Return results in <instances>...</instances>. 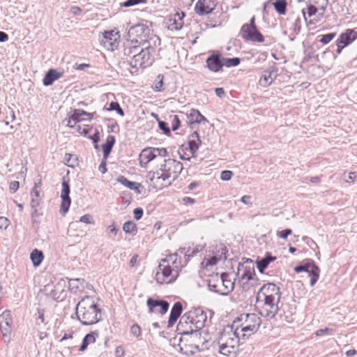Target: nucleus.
Segmentation results:
<instances>
[{"instance_id": "nucleus-1", "label": "nucleus", "mask_w": 357, "mask_h": 357, "mask_svg": "<svg viewBox=\"0 0 357 357\" xmlns=\"http://www.w3.org/2000/svg\"><path fill=\"white\" fill-rule=\"evenodd\" d=\"M183 169V164L175 159H162L158 169L149 173L151 185L155 189L167 187L177 179Z\"/></svg>"}, {"instance_id": "nucleus-2", "label": "nucleus", "mask_w": 357, "mask_h": 357, "mask_svg": "<svg viewBox=\"0 0 357 357\" xmlns=\"http://www.w3.org/2000/svg\"><path fill=\"white\" fill-rule=\"evenodd\" d=\"M156 38L150 41L151 45L144 43L142 45H127L123 50V54L127 56L129 64L136 70L139 68L150 66L154 61L153 54L159 45H155Z\"/></svg>"}, {"instance_id": "nucleus-3", "label": "nucleus", "mask_w": 357, "mask_h": 357, "mask_svg": "<svg viewBox=\"0 0 357 357\" xmlns=\"http://www.w3.org/2000/svg\"><path fill=\"white\" fill-rule=\"evenodd\" d=\"M186 265L187 261L183 262L177 252L167 255L160 262L155 274L156 281L161 284L174 282L182 268Z\"/></svg>"}, {"instance_id": "nucleus-4", "label": "nucleus", "mask_w": 357, "mask_h": 357, "mask_svg": "<svg viewBox=\"0 0 357 357\" xmlns=\"http://www.w3.org/2000/svg\"><path fill=\"white\" fill-rule=\"evenodd\" d=\"M236 322L231 326H227L220 333L218 340L219 352L228 357H234L238 352V348L243 340L241 334L235 328Z\"/></svg>"}, {"instance_id": "nucleus-5", "label": "nucleus", "mask_w": 357, "mask_h": 357, "mask_svg": "<svg viewBox=\"0 0 357 357\" xmlns=\"http://www.w3.org/2000/svg\"><path fill=\"white\" fill-rule=\"evenodd\" d=\"M76 315L82 325H92L101 319V309L93 297L87 296L77 304Z\"/></svg>"}, {"instance_id": "nucleus-6", "label": "nucleus", "mask_w": 357, "mask_h": 357, "mask_svg": "<svg viewBox=\"0 0 357 357\" xmlns=\"http://www.w3.org/2000/svg\"><path fill=\"white\" fill-rule=\"evenodd\" d=\"M206 319V313L201 308L185 312L180 319L178 330L182 335L197 334L204 326Z\"/></svg>"}, {"instance_id": "nucleus-7", "label": "nucleus", "mask_w": 357, "mask_h": 357, "mask_svg": "<svg viewBox=\"0 0 357 357\" xmlns=\"http://www.w3.org/2000/svg\"><path fill=\"white\" fill-rule=\"evenodd\" d=\"M236 322L235 328L241 334L243 341L255 333L260 325L261 319L256 314H242L234 323Z\"/></svg>"}, {"instance_id": "nucleus-8", "label": "nucleus", "mask_w": 357, "mask_h": 357, "mask_svg": "<svg viewBox=\"0 0 357 357\" xmlns=\"http://www.w3.org/2000/svg\"><path fill=\"white\" fill-rule=\"evenodd\" d=\"M208 287L210 291L227 296L234 290V282L232 281L227 273H213L208 280Z\"/></svg>"}, {"instance_id": "nucleus-9", "label": "nucleus", "mask_w": 357, "mask_h": 357, "mask_svg": "<svg viewBox=\"0 0 357 357\" xmlns=\"http://www.w3.org/2000/svg\"><path fill=\"white\" fill-rule=\"evenodd\" d=\"M129 34L133 38L128 45H142L144 43L149 45V43L151 44L150 41L153 40V38L157 39L155 45H160V38L154 34L151 29L145 24H137L132 26L129 30Z\"/></svg>"}, {"instance_id": "nucleus-10", "label": "nucleus", "mask_w": 357, "mask_h": 357, "mask_svg": "<svg viewBox=\"0 0 357 357\" xmlns=\"http://www.w3.org/2000/svg\"><path fill=\"white\" fill-rule=\"evenodd\" d=\"M236 276L238 278V283L244 290L247 291L257 285L258 279L255 277V271L251 259L238 264Z\"/></svg>"}, {"instance_id": "nucleus-11", "label": "nucleus", "mask_w": 357, "mask_h": 357, "mask_svg": "<svg viewBox=\"0 0 357 357\" xmlns=\"http://www.w3.org/2000/svg\"><path fill=\"white\" fill-rule=\"evenodd\" d=\"M258 305L257 308L259 314L266 318L272 319L275 317L278 312V303L280 301L268 298H264L260 301L259 298H257Z\"/></svg>"}, {"instance_id": "nucleus-12", "label": "nucleus", "mask_w": 357, "mask_h": 357, "mask_svg": "<svg viewBox=\"0 0 357 357\" xmlns=\"http://www.w3.org/2000/svg\"><path fill=\"white\" fill-rule=\"evenodd\" d=\"M168 152L165 148L148 147L142 150L139 155V163L141 167H145L146 165L160 157L162 159L166 157Z\"/></svg>"}, {"instance_id": "nucleus-13", "label": "nucleus", "mask_w": 357, "mask_h": 357, "mask_svg": "<svg viewBox=\"0 0 357 357\" xmlns=\"http://www.w3.org/2000/svg\"><path fill=\"white\" fill-rule=\"evenodd\" d=\"M296 273L307 272L310 276V284L313 287L319 278L320 270L313 261H309L294 268Z\"/></svg>"}, {"instance_id": "nucleus-14", "label": "nucleus", "mask_w": 357, "mask_h": 357, "mask_svg": "<svg viewBox=\"0 0 357 357\" xmlns=\"http://www.w3.org/2000/svg\"><path fill=\"white\" fill-rule=\"evenodd\" d=\"M12 324L13 319L10 311L5 310L0 315V328L5 342H10Z\"/></svg>"}, {"instance_id": "nucleus-15", "label": "nucleus", "mask_w": 357, "mask_h": 357, "mask_svg": "<svg viewBox=\"0 0 357 357\" xmlns=\"http://www.w3.org/2000/svg\"><path fill=\"white\" fill-rule=\"evenodd\" d=\"M263 296L264 298H268L280 301L281 298V292L280 287L273 283H267L264 284L259 289L258 298Z\"/></svg>"}, {"instance_id": "nucleus-16", "label": "nucleus", "mask_w": 357, "mask_h": 357, "mask_svg": "<svg viewBox=\"0 0 357 357\" xmlns=\"http://www.w3.org/2000/svg\"><path fill=\"white\" fill-rule=\"evenodd\" d=\"M240 35L243 39L246 41L255 43H263L264 41V36L259 32L257 28L252 29L243 24L240 31Z\"/></svg>"}, {"instance_id": "nucleus-17", "label": "nucleus", "mask_w": 357, "mask_h": 357, "mask_svg": "<svg viewBox=\"0 0 357 357\" xmlns=\"http://www.w3.org/2000/svg\"><path fill=\"white\" fill-rule=\"evenodd\" d=\"M62 189L61 192V204L60 206V213L64 215L69 210L71 204V199L70 197V185L68 181L65 178L62 180Z\"/></svg>"}, {"instance_id": "nucleus-18", "label": "nucleus", "mask_w": 357, "mask_h": 357, "mask_svg": "<svg viewBox=\"0 0 357 357\" xmlns=\"http://www.w3.org/2000/svg\"><path fill=\"white\" fill-rule=\"evenodd\" d=\"M149 307V313H160L161 314H165L169 307V304L165 300H155L149 298L146 301Z\"/></svg>"}, {"instance_id": "nucleus-19", "label": "nucleus", "mask_w": 357, "mask_h": 357, "mask_svg": "<svg viewBox=\"0 0 357 357\" xmlns=\"http://www.w3.org/2000/svg\"><path fill=\"white\" fill-rule=\"evenodd\" d=\"M93 116V113L86 112L82 109H75L73 113L69 116L67 126L70 128L76 126V124L84 120H91Z\"/></svg>"}, {"instance_id": "nucleus-20", "label": "nucleus", "mask_w": 357, "mask_h": 357, "mask_svg": "<svg viewBox=\"0 0 357 357\" xmlns=\"http://www.w3.org/2000/svg\"><path fill=\"white\" fill-rule=\"evenodd\" d=\"M216 6V0H198L195 6V10L199 15L211 13Z\"/></svg>"}, {"instance_id": "nucleus-21", "label": "nucleus", "mask_w": 357, "mask_h": 357, "mask_svg": "<svg viewBox=\"0 0 357 357\" xmlns=\"http://www.w3.org/2000/svg\"><path fill=\"white\" fill-rule=\"evenodd\" d=\"M119 37V32L117 31L114 30L105 31L103 34L102 43L105 46L107 47L108 49L114 50L119 45L118 40Z\"/></svg>"}, {"instance_id": "nucleus-22", "label": "nucleus", "mask_w": 357, "mask_h": 357, "mask_svg": "<svg viewBox=\"0 0 357 357\" xmlns=\"http://www.w3.org/2000/svg\"><path fill=\"white\" fill-rule=\"evenodd\" d=\"M206 66L208 68L214 73L219 72L222 66V59H220V54L218 53H213L206 59Z\"/></svg>"}, {"instance_id": "nucleus-23", "label": "nucleus", "mask_w": 357, "mask_h": 357, "mask_svg": "<svg viewBox=\"0 0 357 357\" xmlns=\"http://www.w3.org/2000/svg\"><path fill=\"white\" fill-rule=\"evenodd\" d=\"M278 69L277 68L272 66L268 70L264 71L263 75L261 76L259 83L261 86L264 87L268 86L272 82L276 79Z\"/></svg>"}, {"instance_id": "nucleus-24", "label": "nucleus", "mask_w": 357, "mask_h": 357, "mask_svg": "<svg viewBox=\"0 0 357 357\" xmlns=\"http://www.w3.org/2000/svg\"><path fill=\"white\" fill-rule=\"evenodd\" d=\"M185 15V13L181 12L176 13L172 17H171L169 20V29L171 31L181 30L184 24L183 17Z\"/></svg>"}, {"instance_id": "nucleus-25", "label": "nucleus", "mask_w": 357, "mask_h": 357, "mask_svg": "<svg viewBox=\"0 0 357 357\" xmlns=\"http://www.w3.org/2000/svg\"><path fill=\"white\" fill-rule=\"evenodd\" d=\"M357 38V31L354 29H347L344 33H342L337 40V43L347 46L351 44L354 40Z\"/></svg>"}, {"instance_id": "nucleus-26", "label": "nucleus", "mask_w": 357, "mask_h": 357, "mask_svg": "<svg viewBox=\"0 0 357 357\" xmlns=\"http://www.w3.org/2000/svg\"><path fill=\"white\" fill-rule=\"evenodd\" d=\"M183 311V305L180 302L174 304L168 321V328H171L181 316Z\"/></svg>"}, {"instance_id": "nucleus-27", "label": "nucleus", "mask_w": 357, "mask_h": 357, "mask_svg": "<svg viewBox=\"0 0 357 357\" xmlns=\"http://www.w3.org/2000/svg\"><path fill=\"white\" fill-rule=\"evenodd\" d=\"M63 75V72H59L56 69H50L45 74L43 83L45 86L52 85L55 80L62 77Z\"/></svg>"}, {"instance_id": "nucleus-28", "label": "nucleus", "mask_w": 357, "mask_h": 357, "mask_svg": "<svg viewBox=\"0 0 357 357\" xmlns=\"http://www.w3.org/2000/svg\"><path fill=\"white\" fill-rule=\"evenodd\" d=\"M201 144V140L199 139V135L198 132H193L190 136V139L188 141L189 144V151L192 153V157H195V154L198 150L199 145Z\"/></svg>"}, {"instance_id": "nucleus-29", "label": "nucleus", "mask_w": 357, "mask_h": 357, "mask_svg": "<svg viewBox=\"0 0 357 357\" xmlns=\"http://www.w3.org/2000/svg\"><path fill=\"white\" fill-rule=\"evenodd\" d=\"M98 337L99 332L98 331H94L86 334L82 340V343L79 348V351H84L87 349L89 344L94 343L96 340V338Z\"/></svg>"}, {"instance_id": "nucleus-30", "label": "nucleus", "mask_w": 357, "mask_h": 357, "mask_svg": "<svg viewBox=\"0 0 357 357\" xmlns=\"http://www.w3.org/2000/svg\"><path fill=\"white\" fill-rule=\"evenodd\" d=\"M276 259L275 257H273L271 253L266 252L264 257L257 261V267L259 271L263 273L271 261Z\"/></svg>"}, {"instance_id": "nucleus-31", "label": "nucleus", "mask_w": 357, "mask_h": 357, "mask_svg": "<svg viewBox=\"0 0 357 357\" xmlns=\"http://www.w3.org/2000/svg\"><path fill=\"white\" fill-rule=\"evenodd\" d=\"M188 118L190 124L192 123H201L202 122H207V119L204 116L199 110L192 109L190 113L188 114Z\"/></svg>"}, {"instance_id": "nucleus-32", "label": "nucleus", "mask_w": 357, "mask_h": 357, "mask_svg": "<svg viewBox=\"0 0 357 357\" xmlns=\"http://www.w3.org/2000/svg\"><path fill=\"white\" fill-rule=\"evenodd\" d=\"M117 181L128 188L132 190L137 193H139L140 183L129 181L127 178L123 176H119L117 178Z\"/></svg>"}, {"instance_id": "nucleus-33", "label": "nucleus", "mask_w": 357, "mask_h": 357, "mask_svg": "<svg viewBox=\"0 0 357 357\" xmlns=\"http://www.w3.org/2000/svg\"><path fill=\"white\" fill-rule=\"evenodd\" d=\"M116 139L113 135H108L106 143L102 145V151L104 158H106L112 151V147L115 144Z\"/></svg>"}, {"instance_id": "nucleus-34", "label": "nucleus", "mask_w": 357, "mask_h": 357, "mask_svg": "<svg viewBox=\"0 0 357 357\" xmlns=\"http://www.w3.org/2000/svg\"><path fill=\"white\" fill-rule=\"evenodd\" d=\"M202 249H203V248L202 246H197L196 248H193V250L190 252V248H188L187 250H186V248H181L180 249H178V252L181 254H184L185 255V260L183 261V262H185V261H187V263H188V261H189V259L190 257H192L195 255H196Z\"/></svg>"}, {"instance_id": "nucleus-35", "label": "nucleus", "mask_w": 357, "mask_h": 357, "mask_svg": "<svg viewBox=\"0 0 357 357\" xmlns=\"http://www.w3.org/2000/svg\"><path fill=\"white\" fill-rule=\"evenodd\" d=\"M84 280L80 278L70 279L69 281V287L75 293L84 289Z\"/></svg>"}, {"instance_id": "nucleus-36", "label": "nucleus", "mask_w": 357, "mask_h": 357, "mask_svg": "<svg viewBox=\"0 0 357 357\" xmlns=\"http://www.w3.org/2000/svg\"><path fill=\"white\" fill-rule=\"evenodd\" d=\"M30 258L33 266H38L42 263L44 255L42 251L35 249L31 252Z\"/></svg>"}, {"instance_id": "nucleus-37", "label": "nucleus", "mask_w": 357, "mask_h": 357, "mask_svg": "<svg viewBox=\"0 0 357 357\" xmlns=\"http://www.w3.org/2000/svg\"><path fill=\"white\" fill-rule=\"evenodd\" d=\"M328 4V0H321V4L319 8H317L314 6H310L307 7V14L309 17H312L315 15L318 10H320L321 13H320L321 15L324 14L326 6Z\"/></svg>"}, {"instance_id": "nucleus-38", "label": "nucleus", "mask_w": 357, "mask_h": 357, "mask_svg": "<svg viewBox=\"0 0 357 357\" xmlns=\"http://www.w3.org/2000/svg\"><path fill=\"white\" fill-rule=\"evenodd\" d=\"M287 1L286 0H276L273 3L274 8L275 10L280 15H284L287 11Z\"/></svg>"}, {"instance_id": "nucleus-39", "label": "nucleus", "mask_w": 357, "mask_h": 357, "mask_svg": "<svg viewBox=\"0 0 357 357\" xmlns=\"http://www.w3.org/2000/svg\"><path fill=\"white\" fill-rule=\"evenodd\" d=\"M64 163L70 167H75L78 165L77 155L70 153H66L64 157Z\"/></svg>"}, {"instance_id": "nucleus-40", "label": "nucleus", "mask_w": 357, "mask_h": 357, "mask_svg": "<svg viewBox=\"0 0 357 357\" xmlns=\"http://www.w3.org/2000/svg\"><path fill=\"white\" fill-rule=\"evenodd\" d=\"M222 63L223 66L226 67H234L237 66L240 62L241 59L238 57H234V58H222Z\"/></svg>"}, {"instance_id": "nucleus-41", "label": "nucleus", "mask_w": 357, "mask_h": 357, "mask_svg": "<svg viewBox=\"0 0 357 357\" xmlns=\"http://www.w3.org/2000/svg\"><path fill=\"white\" fill-rule=\"evenodd\" d=\"M123 230L126 234H132L137 232L136 225L132 221L126 222L123 225Z\"/></svg>"}, {"instance_id": "nucleus-42", "label": "nucleus", "mask_w": 357, "mask_h": 357, "mask_svg": "<svg viewBox=\"0 0 357 357\" xmlns=\"http://www.w3.org/2000/svg\"><path fill=\"white\" fill-rule=\"evenodd\" d=\"M335 33H329L324 35H320L319 36V38H320L319 40L321 43L326 45L329 43L335 37Z\"/></svg>"}, {"instance_id": "nucleus-43", "label": "nucleus", "mask_w": 357, "mask_h": 357, "mask_svg": "<svg viewBox=\"0 0 357 357\" xmlns=\"http://www.w3.org/2000/svg\"><path fill=\"white\" fill-rule=\"evenodd\" d=\"M107 109L109 111L115 110L121 116H124V112L123 109L120 107L119 102H111L109 104V107Z\"/></svg>"}, {"instance_id": "nucleus-44", "label": "nucleus", "mask_w": 357, "mask_h": 357, "mask_svg": "<svg viewBox=\"0 0 357 357\" xmlns=\"http://www.w3.org/2000/svg\"><path fill=\"white\" fill-rule=\"evenodd\" d=\"M130 333L139 340L141 339L142 330L138 324H135L131 326Z\"/></svg>"}, {"instance_id": "nucleus-45", "label": "nucleus", "mask_w": 357, "mask_h": 357, "mask_svg": "<svg viewBox=\"0 0 357 357\" xmlns=\"http://www.w3.org/2000/svg\"><path fill=\"white\" fill-rule=\"evenodd\" d=\"M147 0H127L121 4L123 7H130L140 3H144Z\"/></svg>"}, {"instance_id": "nucleus-46", "label": "nucleus", "mask_w": 357, "mask_h": 357, "mask_svg": "<svg viewBox=\"0 0 357 357\" xmlns=\"http://www.w3.org/2000/svg\"><path fill=\"white\" fill-rule=\"evenodd\" d=\"M42 215V213H40L38 208H31V221L32 224L34 225L35 223H37L38 221L37 220V218Z\"/></svg>"}, {"instance_id": "nucleus-47", "label": "nucleus", "mask_w": 357, "mask_h": 357, "mask_svg": "<svg viewBox=\"0 0 357 357\" xmlns=\"http://www.w3.org/2000/svg\"><path fill=\"white\" fill-rule=\"evenodd\" d=\"M37 316L36 319H39L42 324H46L45 319V310L42 308H37V313L35 314Z\"/></svg>"}, {"instance_id": "nucleus-48", "label": "nucleus", "mask_w": 357, "mask_h": 357, "mask_svg": "<svg viewBox=\"0 0 357 357\" xmlns=\"http://www.w3.org/2000/svg\"><path fill=\"white\" fill-rule=\"evenodd\" d=\"M233 172L229 170H224L221 172L220 178L222 181H229L231 178Z\"/></svg>"}, {"instance_id": "nucleus-49", "label": "nucleus", "mask_w": 357, "mask_h": 357, "mask_svg": "<svg viewBox=\"0 0 357 357\" xmlns=\"http://www.w3.org/2000/svg\"><path fill=\"white\" fill-rule=\"evenodd\" d=\"M88 138L91 139L92 142L94 143V148L95 149H98V142L100 139V136H99V132L98 130H96V132L93 135H89L88 136Z\"/></svg>"}, {"instance_id": "nucleus-50", "label": "nucleus", "mask_w": 357, "mask_h": 357, "mask_svg": "<svg viewBox=\"0 0 357 357\" xmlns=\"http://www.w3.org/2000/svg\"><path fill=\"white\" fill-rule=\"evenodd\" d=\"M158 126L160 129L162 130L165 134L168 135L170 133V129L166 122L158 121Z\"/></svg>"}, {"instance_id": "nucleus-51", "label": "nucleus", "mask_w": 357, "mask_h": 357, "mask_svg": "<svg viewBox=\"0 0 357 357\" xmlns=\"http://www.w3.org/2000/svg\"><path fill=\"white\" fill-rule=\"evenodd\" d=\"M291 233H292L291 229H286L282 230L280 231H278L277 236L283 239H286L287 238V236L289 235H290Z\"/></svg>"}, {"instance_id": "nucleus-52", "label": "nucleus", "mask_w": 357, "mask_h": 357, "mask_svg": "<svg viewBox=\"0 0 357 357\" xmlns=\"http://www.w3.org/2000/svg\"><path fill=\"white\" fill-rule=\"evenodd\" d=\"M163 75H159L158 76V79H159V81L155 84L154 90L155 91H162V87L163 85Z\"/></svg>"}, {"instance_id": "nucleus-53", "label": "nucleus", "mask_w": 357, "mask_h": 357, "mask_svg": "<svg viewBox=\"0 0 357 357\" xmlns=\"http://www.w3.org/2000/svg\"><path fill=\"white\" fill-rule=\"evenodd\" d=\"M79 221L82 222L86 223V224H93L94 223L92 220L91 215L89 214H85V215H82L80 218Z\"/></svg>"}, {"instance_id": "nucleus-54", "label": "nucleus", "mask_w": 357, "mask_h": 357, "mask_svg": "<svg viewBox=\"0 0 357 357\" xmlns=\"http://www.w3.org/2000/svg\"><path fill=\"white\" fill-rule=\"evenodd\" d=\"M180 124L181 123L178 116L177 115H174L172 120V130L175 131L177 129H178V128L180 127Z\"/></svg>"}, {"instance_id": "nucleus-55", "label": "nucleus", "mask_w": 357, "mask_h": 357, "mask_svg": "<svg viewBox=\"0 0 357 357\" xmlns=\"http://www.w3.org/2000/svg\"><path fill=\"white\" fill-rule=\"evenodd\" d=\"M133 213L135 218L139 220L142 218L144 211L142 208H136L134 209Z\"/></svg>"}, {"instance_id": "nucleus-56", "label": "nucleus", "mask_w": 357, "mask_h": 357, "mask_svg": "<svg viewBox=\"0 0 357 357\" xmlns=\"http://www.w3.org/2000/svg\"><path fill=\"white\" fill-rule=\"evenodd\" d=\"M9 225V220L5 217H0V229H6Z\"/></svg>"}, {"instance_id": "nucleus-57", "label": "nucleus", "mask_w": 357, "mask_h": 357, "mask_svg": "<svg viewBox=\"0 0 357 357\" xmlns=\"http://www.w3.org/2000/svg\"><path fill=\"white\" fill-rule=\"evenodd\" d=\"M19 185H20V183L18 181H12L10 183V186H9L10 192H12V193L15 192L17 190V189L19 188Z\"/></svg>"}, {"instance_id": "nucleus-58", "label": "nucleus", "mask_w": 357, "mask_h": 357, "mask_svg": "<svg viewBox=\"0 0 357 357\" xmlns=\"http://www.w3.org/2000/svg\"><path fill=\"white\" fill-rule=\"evenodd\" d=\"M31 197H40V192L36 183H35L34 186L31 191Z\"/></svg>"}, {"instance_id": "nucleus-59", "label": "nucleus", "mask_w": 357, "mask_h": 357, "mask_svg": "<svg viewBox=\"0 0 357 357\" xmlns=\"http://www.w3.org/2000/svg\"><path fill=\"white\" fill-rule=\"evenodd\" d=\"M40 204V197H31V208H38Z\"/></svg>"}, {"instance_id": "nucleus-60", "label": "nucleus", "mask_w": 357, "mask_h": 357, "mask_svg": "<svg viewBox=\"0 0 357 357\" xmlns=\"http://www.w3.org/2000/svg\"><path fill=\"white\" fill-rule=\"evenodd\" d=\"M107 230L109 233L116 235L119 231V229L116 227L114 222H113L112 225L108 226Z\"/></svg>"}, {"instance_id": "nucleus-61", "label": "nucleus", "mask_w": 357, "mask_h": 357, "mask_svg": "<svg viewBox=\"0 0 357 357\" xmlns=\"http://www.w3.org/2000/svg\"><path fill=\"white\" fill-rule=\"evenodd\" d=\"M74 332L66 333L59 340V342H63L64 340L72 339L73 337Z\"/></svg>"}, {"instance_id": "nucleus-62", "label": "nucleus", "mask_w": 357, "mask_h": 357, "mask_svg": "<svg viewBox=\"0 0 357 357\" xmlns=\"http://www.w3.org/2000/svg\"><path fill=\"white\" fill-rule=\"evenodd\" d=\"M251 200V196L250 195H244L241 197V201L247 205H251L252 203L250 202Z\"/></svg>"}, {"instance_id": "nucleus-63", "label": "nucleus", "mask_w": 357, "mask_h": 357, "mask_svg": "<svg viewBox=\"0 0 357 357\" xmlns=\"http://www.w3.org/2000/svg\"><path fill=\"white\" fill-rule=\"evenodd\" d=\"M332 330L328 328H326L324 329H319L318 331H317L316 332V335L317 336H321L324 334H329V331H331Z\"/></svg>"}, {"instance_id": "nucleus-64", "label": "nucleus", "mask_w": 357, "mask_h": 357, "mask_svg": "<svg viewBox=\"0 0 357 357\" xmlns=\"http://www.w3.org/2000/svg\"><path fill=\"white\" fill-rule=\"evenodd\" d=\"M182 202L184 204H192L195 202V199L189 197H185L183 198Z\"/></svg>"}]
</instances>
